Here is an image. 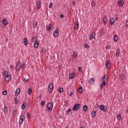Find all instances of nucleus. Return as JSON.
I'll use <instances>...</instances> for the list:
<instances>
[{"mask_svg":"<svg viewBox=\"0 0 128 128\" xmlns=\"http://www.w3.org/2000/svg\"><path fill=\"white\" fill-rule=\"evenodd\" d=\"M34 28H36L38 26V22H34Z\"/></svg>","mask_w":128,"mask_h":128,"instance_id":"nucleus-40","label":"nucleus"},{"mask_svg":"<svg viewBox=\"0 0 128 128\" xmlns=\"http://www.w3.org/2000/svg\"><path fill=\"white\" fill-rule=\"evenodd\" d=\"M96 2H92L91 6H92V8H94V6H96Z\"/></svg>","mask_w":128,"mask_h":128,"instance_id":"nucleus-38","label":"nucleus"},{"mask_svg":"<svg viewBox=\"0 0 128 128\" xmlns=\"http://www.w3.org/2000/svg\"><path fill=\"white\" fill-rule=\"evenodd\" d=\"M27 116H28V118H30V116H31L30 113L28 112L27 114Z\"/></svg>","mask_w":128,"mask_h":128,"instance_id":"nucleus-45","label":"nucleus"},{"mask_svg":"<svg viewBox=\"0 0 128 128\" xmlns=\"http://www.w3.org/2000/svg\"><path fill=\"white\" fill-rule=\"evenodd\" d=\"M76 76V74L74 73L70 74L69 76L70 80H72Z\"/></svg>","mask_w":128,"mask_h":128,"instance_id":"nucleus-18","label":"nucleus"},{"mask_svg":"<svg viewBox=\"0 0 128 128\" xmlns=\"http://www.w3.org/2000/svg\"><path fill=\"white\" fill-rule=\"evenodd\" d=\"M10 68H12V70H14V66H12V65H10Z\"/></svg>","mask_w":128,"mask_h":128,"instance_id":"nucleus-52","label":"nucleus"},{"mask_svg":"<svg viewBox=\"0 0 128 128\" xmlns=\"http://www.w3.org/2000/svg\"><path fill=\"white\" fill-rule=\"evenodd\" d=\"M36 36H34L32 38V42H36Z\"/></svg>","mask_w":128,"mask_h":128,"instance_id":"nucleus-37","label":"nucleus"},{"mask_svg":"<svg viewBox=\"0 0 128 128\" xmlns=\"http://www.w3.org/2000/svg\"><path fill=\"white\" fill-rule=\"evenodd\" d=\"M20 88H17L15 92V94L16 96H18V94H20Z\"/></svg>","mask_w":128,"mask_h":128,"instance_id":"nucleus-22","label":"nucleus"},{"mask_svg":"<svg viewBox=\"0 0 128 128\" xmlns=\"http://www.w3.org/2000/svg\"><path fill=\"white\" fill-rule=\"evenodd\" d=\"M88 82H89L90 84H94V78H91L89 80Z\"/></svg>","mask_w":128,"mask_h":128,"instance_id":"nucleus-15","label":"nucleus"},{"mask_svg":"<svg viewBox=\"0 0 128 128\" xmlns=\"http://www.w3.org/2000/svg\"><path fill=\"white\" fill-rule=\"evenodd\" d=\"M82 105L80 104H74V105L73 106L72 110L74 112L78 110V108H80V107Z\"/></svg>","mask_w":128,"mask_h":128,"instance_id":"nucleus-2","label":"nucleus"},{"mask_svg":"<svg viewBox=\"0 0 128 128\" xmlns=\"http://www.w3.org/2000/svg\"><path fill=\"white\" fill-rule=\"evenodd\" d=\"M115 18H116V20H119L118 17V16H116Z\"/></svg>","mask_w":128,"mask_h":128,"instance_id":"nucleus-57","label":"nucleus"},{"mask_svg":"<svg viewBox=\"0 0 128 128\" xmlns=\"http://www.w3.org/2000/svg\"><path fill=\"white\" fill-rule=\"evenodd\" d=\"M45 104H46V102L45 101H42V102H41V106H44Z\"/></svg>","mask_w":128,"mask_h":128,"instance_id":"nucleus-42","label":"nucleus"},{"mask_svg":"<svg viewBox=\"0 0 128 128\" xmlns=\"http://www.w3.org/2000/svg\"><path fill=\"white\" fill-rule=\"evenodd\" d=\"M96 38V32H94L90 36V40H94Z\"/></svg>","mask_w":128,"mask_h":128,"instance_id":"nucleus-12","label":"nucleus"},{"mask_svg":"<svg viewBox=\"0 0 128 128\" xmlns=\"http://www.w3.org/2000/svg\"><path fill=\"white\" fill-rule=\"evenodd\" d=\"M88 44H84V48H88Z\"/></svg>","mask_w":128,"mask_h":128,"instance_id":"nucleus-44","label":"nucleus"},{"mask_svg":"<svg viewBox=\"0 0 128 128\" xmlns=\"http://www.w3.org/2000/svg\"><path fill=\"white\" fill-rule=\"evenodd\" d=\"M105 66L106 68H110V60L106 62Z\"/></svg>","mask_w":128,"mask_h":128,"instance_id":"nucleus-10","label":"nucleus"},{"mask_svg":"<svg viewBox=\"0 0 128 128\" xmlns=\"http://www.w3.org/2000/svg\"><path fill=\"white\" fill-rule=\"evenodd\" d=\"M110 24H111V26H112L114 24V19L112 18L110 20Z\"/></svg>","mask_w":128,"mask_h":128,"instance_id":"nucleus-28","label":"nucleus"},{"mask_svg":"<svg viewBox=\"0 0 128 128\" xmlns=\"http://www.w3.org/2000/svg\"><path fill=\"white\" fill-rule=\"evenodd\" d=\"M114 42H118V35L114 36Z\"/></svg>","mask_w":128,"mask_h":128,"instance_id":"nucleus-27","label":"nucleus"},{"mask_svg":"<svg viewBox=\"0 0 128 128\" xmlns=\"http://www.w3.org/2000/svg\"><path fill=\"white\" fill-rule=\"evenodd\" d=\"M126 26H127L128 28V20L126 22Z\"/></svg>","mask_w":128,"mask_h":128,"instance_id":"nucleus-54","label":"nucleus"},{"mask_svg":"<svg viewBox=\"0 0 128 128\" xmlns=\"http://www.w3.org/2000/svg\"><path fill=\"white\" fill-rule=\"evenodd\" d=\"M102 88H104L103 85L100 84V88L102 89Z\"/></svg>","mask_w":128,"mask_h":128,"instance_id":"nucleus-56","label":"nucleus"},{"mask_svg":"<svg viewBox=\"0 0 128 128\" xmlns=\"http://www.w3.org/2000/svg\"><path fill=\"white\" fill-rule=\"evenodd\" d=\"M58 92H64V88H61L60 89L58 90Z\"/></svg>","mask_w":128,"mask_h":128,"instance_id":"nucleus-43","label":"nucleus"},{"mask_svg":"<svg viewBox=\"0 0 128 128\" xmlns=\"http://www.w3.org/2000/svg\"><path fill=\"white\" fill-rule=\"evenodd\" d=\"M23 40L24 42V46H28V40L27 38H24Z\"/></svg>","mask_w":128,"mask_h":128,"instance_id":"nucleus-9","label":"nucleus"},{"mask_svg":"<svg viewBox=\"0 0 128 128\" xmlns=\"http://www.w3.org/2000/svg\"><path fill=\"white\" fill-rule=\"evenodd\" d=\"M80 128H84V126H80Z\"/></svg>","mask_w":128,"mask_h":128,"instance_id":"nucleus-62","label":"nucleus"},{"mask_svg":"<svg viewBox=\"0 0 128 128\" xmlns=\"http://www.w3.org/2000/svg\"><path fill=\"white\" fill-rule=\"evenodd\" d=\"M58 29H56L53 32V36H58Z\"/></svg>","mask_w":128,"mask_h":128,"instance_id":"nucleus-13","label":"nucleus"},{"mask_svg":"<svg viewBox=\"0 0 128 128\" xmlns=\"http://www.w3.org/2000/svg\"><path fill=\"white\" fill-rule=\"evenodd\" d=\"M83 110L84 112H86V110H88V106L86 105L84 106Z\"/></svg>","mask_w":128,"mask_h":128,"instance_id":"nucleus-31","label":"nucleus"},{"mask_svg":"<svg viewBox=\"0 0 128 128\" xmlns=\"http://www.w3.org/2000/svg\"><path fill=\"white\" fill-rule=\"evenodd\" d=\"M8 72H6V70H4V71L3 72V76H8Z\"/></svg>","mask_w":128,"mask_h":128,"instance_id":"nucleus-34","label":"nucleus"},{"mask_svg":"<svg viewBox=\"0 0 128 128\" xmlns=\"http://www.w3.org/2000/svg\"><path fill=\"white\" fill-rule=\"evenodd\" d=\"M91 116L92 118H94L96 116V112L95 111H92L91 112Z\"/></svg>","mask_w":128,"mask_h":128,"instance_id":"nucleus-19","label":"nucleus"},{"mask_svg":"<svg viewBox=\"0 0 128 128\" xmlns=\"http://www.w3.org/2000/svg\"><path fill=\"white\" fill-rule=\"evenodd\" d=\"M103 22L104 24L106 26V24L108 23V19L106 18V16H104L103 20Z\"/></svg>","mask_w":128,"mask_h":128,"instance_id":"nucleus-20","label":"nucleus"},{"mask_svg":"<svg viewBox=\"0 0 128 128\" xmlns=\"http://www.w3.org/2000/svg\"><path fill=\"white\" fill-rule=\"evenodd\" d=\"M80 24H78V22H76L74 26V30H78V28Z\"/></svg>","mask_w":128,"mask_h":128,"instance_id":"nucleus-17","label":"nucleus"},{"mask_svg":"<svg viewBox=\"0 0 128 128\" xmlns=\"http://www.w3.org/2000/svg\"><path fill=\"white\" fill-rule=\"evenodd\" d=\"M21 64L20 62H18L16 65V70H20Z\"/></svg>","mask_w":128,"mask_h":128,"instance_id":"nucleus-8","label":"nucleus"},{"mask_svg":"<svg viewBox=\"0 0 128 128\" xmlns=\"http://www.w3.org/2000/svg\"><path fill=\"white\" fill-rule=\"evenodd\" d=\"M41 52L42 54H44V52H46V50L44 48H42Z\"/></svg>","mask_w":128,"mask_h":128,"instance_id":"nucleus-46","label":"nucleus"},{"mask_svg":"<svg viewBox=\"0 0 128 128\" xmlns=\"http://www.w3.org/2000/svg\"><path fill=\"white\" fill-rule=\"evenodd\" d=\"M74 94V93L71 92V93L69 94L70 96H72V94Z\"/></svg>","mask_w":128,"mask_h":128,"instance_id":"nucleus-59","label":"nucleus"},{"mask_svg":"<svg viewBox=\"0 0 128 128\" xmlns=\"http://www.w3.org/2000/svg\"><path fill=\"white\" fill-rule=\"evenodd\" d=\"M104 32H105L104 30H102V32H101V34H102V36H104Z\"/></svg>","mask_w":128,"mask_h":128,"instance_id":"nucleus-47","label":"nucleus"},{"mask_svg":"<svg viewBox=\"0 0 128 128\" xmlns=\"http://www.w3.org/2000/svg\"><path fill=\"white\" fill-rule=\"evenodd\" d=\"M100 109L104 112H106V107L104 105H100Z\"/></svg>","mask_w":128,"mask_h":128,"instance_id":"nucleus-7","label":"nucleus"},{"mask_svg":"<svg viewBox=\"0 0 128 128\" xmlns=\"http://www.w3.org/2000/svg\"><path fill=\"white\" fill-rule=\"evenodd\" d=\"M4 114L8 113V106H4Z\"/></svg>","mask_w":128,"mask_h":128,"instance_id":"nucleus-26","label":"nucleus"},{"mask_svg":"<svg viewBox=\"0 0 128 128\" xmlns=\"http://www.w3.org/2000/svg\"><path fill=\"white\" fill-rule=\"evenodd\" d=\"M54 90V86L52 83H50L48 86V92H52Z\"/></svg>","mask_w":128,"mask_h":128,"instance_id":"nucleus-4","label":"nucleus"},{"mask_svg":"<svg viewBox=\"0 0 128 128\" xmlns=\"http://www.w3.org/2000/svg\"><path fill=\"white\" fill-rule=\"evenodd\" d=\"M116 56H117V58H118V56H120V49H118L116 50Z\"/></svg>","mask_w":128,"mask_h":128,"instance_id":"nucleus-23","label":"nucleus"},{"mask_svg":"<svg viewBox=\"0 0 128 128\" xmlns=\"http://www.w3.org/2000/svg\"><path fill=\"white\" fill-rule=\"evenodd\" d=\"M26 66L25 64H22L21 66L22 68H24V66Z\"/></svg>","mask_w":128,"mask_h":128,"instance_id":"nucleus-50","label":"nucleus"},{"mask_svg":"<svg viewBox=\"0 0 128 128\" xmlns=\"http://www.w3.org/2000/svg\"><path fill=\"white\" fill-rule=\"evenodd\" d=\"M72 56L73 60H76V58L78 57V53L76 52H74L72 54Z\"/></svg>","mask_w":128,"mask_h":128,"instance_id":"nucleus-21","label":"nucleus"},{"mask_svg":"<svg viewBox=\"0 0 128 128\" xmlns=\"http://www.w3.org/2000/svg\"><path fill=\"white\" fill-rule=\"evenodd\" d=\"M10 80V74H8L6 76H5V80L6 82H8Z\"/></svg>","mask_w":128,"mask_h":128,"instance_id":"nucleus-11","label":"nucleus"},{"mask_svg":"<svg viewBox=\"0 0 128 128\" xmlns=\"http://www.w3.org/2000/svg\"><path fill=\"white\" fill-rule=\"evenodd\" d=\"M124 2L122 0H120L118 2V4L120 6H124Z\"/></svg>","mask_w":128,"mask_h":128,"instance_id":"nucleus-14","label":"nucleus"},{"mask_svg":"<svg viewBox=\"0 0 128 128\" xmlns=\"http://www.w3.org/2000/svg\"><path fill=\"white\" fill-rule=\"evenodd\" d=\"M52 110V104L51 102L48 103L46 106V110L50 112Z\"/></svg>","mask_w":128,"mask_h":128,"instance_id":"nucleus-3","label":"nucleus"},{"mask_svg":"<svg viewBox=\"0 0 128 128\" xmlns=\"http://www.w3.org/2000/svg\"><path fill=\"white\" fill-rule=\"evenodd\" d=\"M108 78V76L104 75L103 77H102V82H101L100 84L103 86H106V79Z\"/></svg>","mask_w":128,"mask_h":128,"instance_id":"nucleus-1","label":"nucleus"},{"mask_svg":"<svg viewBox=\"0 0 128 128\" xmlns=\"http://www.w3.org/2000/svg\"><path fill=\"white\" fill-rule=\"evenodd\" d=\"M32 88H30L28 90V94H32Z\"/></svg>","mask_w":128,"mask_h":128,"instance_id":"nucleus-35","label":"nucleus"},{"mask_svg":"<svg viewBox=\"0 0 128 128\" xmlns=\"http://www.w3.org/2000/svg\"><path fill=\"white\" fill-rule=\"evenodd\" d=\"M22 80L24 82H28V78H26L24 77H23Z\"/></svg>","mask_w":128,"mask_h":128,"instance_id":"nucleus-32","label":"nucleus"},{"mask_svg":"<svg viewBox=\"0 0 128 128\" xmlns=\"http://www.w3.org/2000/svg\"><path fill=\"white\" fill-rule=\"evenodd\" d=\"M82 70V67H79L78 68V70L80 71Z\"/></svg>","mask_w":128,"mask_h":128,"instance_id":"nucleus-58","label":"nucleus"},{"mask_svg":"<svg viewBox=\"0 0 128 128\" xmlns=\"http://www.w3.org/2000/svg\"><path fill=\"white\" fill-rule=\"evenodd\" d=\"M52 7V3H50L49 6V8H50Z\"/></svg>","mask_w":128,"mask_h":128,"instance_id":"nucleus-48","label":"nucleus"},{"mask_svg":"<svg viewBox=\"0 0 128 128\" xmlns=\"http://www.w3.org/2000/svg\"><path fill=\"white\" fill-rule=\"evenodd\" d=\"M40 1L38 0L36 2V6H38V10H40Z\"/></svg>","mask_w":128,"mask_h":128,"instance_id":"nucleus-16","label":"nucleus"},{"mask_svg":"<svg viewBox=\"0 0 128 128\" xmlns=\"http://www.w3.org/2000/svg\"><path fill=\"white\" fill-rule=\"evenodd\" d=\"M24 116L22 115L20 118L19 123L20 124H22L24 122Z\"/></svg>","mask_w":128,"mask_h":128,"instance_id":"nucleus-5","label":"nucleus"},{"mask_svg":"<svg viewBox=\"0 0 128 128\" xmlns=\"http://www.w3.org/2000/svg\"><path fill=\"white\" fill-rule=\"evenodd\" d=\"M76 4V1H73V2H72V4H73V6H74V4Z\"/></svg>","mask_w":128,"mask_h":128,"instance_id":"nucleus-53","label":"nucleus"},{"mask_svg":"<svg viewBox=\"0 0 128 128\" xmlns=\"http://www.w3.org/2000/svg\"><path fill=\"white\" fill-rule=\"evenodd\" d=\"M120 78L122 80V78H124V74H122Z\"/></svg>","mask_w":128,"mask_h":128,"instance_id":"nucleus-49","label":"nucleus"},{"mask_svg":"<svg viewBox=\"0 0 128 128\" xmlns=\"http://www.w3.org/2000/svg\"><path fill=\"white\" fill-rule=\"evenodd\" d=\"M18 110H14V116H16V114H18Z\"/></svg>","mask_w":128,"mask_h":128,"instance_id":"nucleus-39","label":"nucleus"},{"mask_svg":"<svg viewBox=\"0 0 128 128\" xmlns=\"http://www.w3.org/2000/svg\"><path fill=\"white\" fill-rule=\"evenodd\" d=\"M60 16L61 18H64V14H60Z\"/></svg>","mask_w":128,"mask_h":128,"instance_id":"nucleus-51","label":"nucleus"},{"mask_svg":"<svg viewBox=\"0 0 128 128\" xmlns=\"http://www.w3.org/2000/svg\"><path fill=\"white\" fill-rule=\"evenodd\" d=\"M126 112L127 114H128V108L126 110Z\"/></svg>","mask_w":128,"mask_h":128,"instance_id":"nucleus-61","label":"nucleus"},{"mask_svg":"<svg viewBox=\"0 0 128 128\" xmlns=\"http://www.w3.org/2000/svg\"><path fill=\"white\" fill-rule=\"evenodd\" d=\"M106 48H110V46H106Z\"/></svg>","mask_w":128,"mask_h":128,"instance_id":"nucleus-60","label":"nucleus"},{"mask_svg":"<svg viewBox=\"0 0 128 128\" xmlns=\"http://www.w3.org/2000/svg\"><path fill=\"white\" fill-rule=\"evenodd\" d=\"M117 120H122V118L120 117V114H118L117 115Z\"/></svg>","mask_w":128,"mask_h":128,"instance_id":"nucleus-33","label":"nucleus"},{"mask_svg":"<svg viewBox=\"0 0 128 128\" xmlns=\"http://www.w3.org/2000/svg\"><path fill=\"white\" fill-rule=\"evenodd\" d=\"M52 28V24H49V25L46 27L47 30H50Z\"/></svg>","mask_w":128,"mask_h":128,"instance_id":"nucleus-36","label":"nucleus"},{"mask_svg":"<svg viewBox=\"0 0 128 128\" xmlns=\"http://www.w3.org/2000/svg\"><path fill=\"white\" fill-rule=\"evenodd\" d=\"M78 92H79L80 94H82V87H80L78 89Z\"/></svg>","mask_w":128,"mask_h":128,"instance_id":"nucleus-30","label":"nucleus"},{"mask_svg":"<svg viewBox=\"0 0 128 128\" xmlns=\"http://www.w3.org/2000/svg\"><path fill=\"white\" fill-rule=\"evenodd\" d=\"M6 94H8V92L6 90H4L3 92H2V94L4 96H6Z\"/></svg>","mask_w":128,"mask_h":128,"instance_id":"nucleus-41","label":"nucleus"},{"mask_svg":"<svg viewBox=\"0 0 128 128\" xmlns=\"http://www.w3.org/2000/svg\"><path fill=\"white\" fill-rule=\"evenodd\" d=\"M70 110H72L70 108L68 109V110H67V112H70Z\"/></svg>","mask_w":128,"mask_h":128,"instance_id":"nucleus-55","label":"nucleus"},{"mask_svg":"<svg viewBox=\"0 0 128 128\" xmlns=\"http://www.w3.org/2000/svg\"><path fill=\"white\" fill-rule=\"evenodd\" d=\"M26 102H24L22 104V110H24V108H26Z\"/></svg>","mask_w":128,"mask_h":128,"instance_id":"nucleus-24","label":"nucleus"},{"mask_svg":"<svg viewBox=\"0 0 128 128\" xmlns=\"http://www.w3.org/2000/svg\"><path fill=\"white\" fill-rule=\"evenodd\" d=\"M2 24L4 26H7L8 24V20L5 19L2 20Z\"/></svg>","mask_w":128,"mask_h":128,"instance_id":"nucleus-25","label":"nucleus"},{"mask_svg":"<svg viewBox=\"0 0 128 128\" xmlns=\"http://www.w3.org/2000/svg\"><path fill=\"white\" fill-rule=\"evenodd\" d=\"M14 100L15 102V104H18V98L14 97Z\"/></svg>","mask_w":128,"mask_h":128,"instance_id":"nucleus-29","label":"nucleus"},{"mask_svg":"<svg viewBox=\"0 0 128 128\" xmlns=\"http://www.w3.org/2000/svg\"><path fill=\"white\" fill-rule=\"evenodd\" d=\"M38 46H40V42L38 40H36L34 44V48H38Z\"/></svg>","mask_w":128,"mask_h":128,"instance_id":"nucleus-6","label":"nucleus"}]
</instances>
